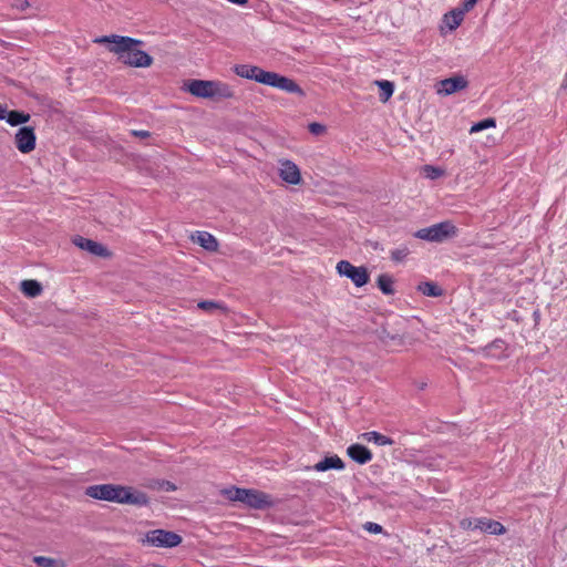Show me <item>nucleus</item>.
I'll use <instances>...</instances> for the list:
<instances>
[{"mask_svg":"<svg viewBox=\"0 0 567 567\" xmlns=\"http://www.w3.org/2000/svg\"><path fill=\"white\" fill-rule=\"evenodd\" d=\"M94 43L106 45L107 50L117 56V60L131 68H150L153 58L141 50V40L117 34L95 38Z\"/></svg>","mask_w":567,"mask_h":567,"instance_id":"nucleus-1","label":"nucleus"},{"mask_svg":"<svg viewBox=\"0 0 567 567\" xmlns=\"http://www.w3.org/2000/svg\"><path fill=\"white\" fill-rule=\"evenodd\" d=\"M85 495L94 499L125 505L146 506L148 504L146 493L132 486L117 484L91 485L85 489Z\"/></svg>","mask_w":567,"mask_h":567,"instance_id":"nucleus-2","label":"nucleus"},{"mask_svg":"<svg viewBox=\"0 0 567 567\" xmlns=\"http://www.w3.org/2000/svg\"><path fill=\"white\" fill-rule=\"evenodd\" d=\"M233 71L240 78L254 80L258 83L269 85L288 93L305 96V91L292 79L280 75L279 73L265 71L257 65L250 64H236L233 68Z\"/></svg>","mask_w":567,"mask_h":567,"instance_id":"nucleus-3","label":"nucleus"},{"mask_svg":"<svg viewBox=\"0 0 567 567\" xmlns=\"http://www.w3.org/2000/svg\"><path fill=\"white\" fill-rule=\"evenodd\" d=\"M183 89L200 99L228 100L235 97L234 89L221 81L189 80L184 83Z\"/></svg>","mask_w":567,"mask_h":567,"instance_id":"nucleus-4","label":"nucleus"},{"mask_svg":"<svg viewBox=\"0 0 567 567\" xmlns=\"http://www.w3.org/2000/svg\"><path fill=\"white\" fill-rule=\"evenodd\" d=\"M456 235L457 228L450 220L434 224L430 227L419 229L415 233L416 238L432 243H442L444 240L455 237Z\"/></svg>","mask_w":567,"mask_h":567,"instance_id":"nucleus-5","label":"nucleus"},{"mask_svg":"<svg viewBox=\"0 0 567 567\" xmlns=\"http://www.w3.org/2000/svg\"><path fill=\"white\" fill-rule=\"evenodd\" d=\"M182 540V536L174 532L166 529H153L148 530L141 542L142 544L153 547L173 548L181 545Z\"/></svg>","mask_w":567,"mask_h":567,"instance_id":"nucleus-6","label":"nucleus"},{"mask_svg":"<svg viewBox=\"0 0 567 567\" xmlns=\"http://www.w3.org/2000/svg\"><path fill=\"white\" fill-rule=\"evenodd\" d=\"M336 270L340 276L349 278L355 287H362L369 282V271L363 266L357 267L348 260H340Z\"/></svg>","mask_w":567,"mask_h":567,"instance_id":"nucleus-7","label":"nucleus"},{"mask_svg":"<svg viewBox=\"0 0 567 567\" xmlns=\"http://www.w3.org/2000/svg\"><path fill=\"white\" fill-rule=\"evenodd\" d=\"M277 173L280 179L287 185L297 186L301 185L303 182L299 166L288 158L278 159Z\"/></svg>","mask_w":567,"mask_h":567,"instance_id":"nucleus-8","label":"nucleus"},{"mask_svg":"<svg viewBox=\"0 0 567 567\" xmlns=\"http://www.w3.org/2000/svg\"><path fill=\"white\" fill-rule=\"evenodd\" d=\"M14 144L22 154H29L34 151L37 144L34 128L30 126L19 128L14 135Z\"/></svg>","mask_w":567,"mask_h":567,"instance_id":"nucleus-9","label":"nucleus"},{"mask_svg":"<svg viewBox=\"0 0 567 567\" xmlns=\"http://www.w3.org/2000/svg\"><path fill=\"white\" fill-rule=\"evenodd\" d=\"M241 503L255 509H264L272 505L271 497L268 494L247 488H244Z\"/></svg>","mask_w":567,"mask_h":567,"instance_id":"nucleus-10","label":"nucleus"},{"mask_svg":"<svg viewBox=\"0 0 567 567\" xmlns=\"http://www.w3.org/2000/svg\"><path fill=\"white\" fill-rule=\"evenodd\" d=\"M466 11L463 8H455L443 14L439 31L441 34L455 31L464 21Z\"/></svg>","mask_w":567,"mask_h":567,"instance_id":"nucleus-11","label":"nucleus"},{"mask_svg":"<svg viewBox=\"0 0 567 567\" xmlns=\"http://www.w3.org/2000/svg\"><path fill=\"white\" fill-rule=\"evenodd\" d=\"M72 243L80 249L85 250L94 256L109 258L111 257V251L102 244L94 241L89 238H84L82 236H75L72 239Z\"/></svg>","mask_w":567,"mask_h":567,"instance_id":"nucleus-12","label":"nucleus"},{"mask_svg":"<svg viewBox=\"0 0 567 567\" xmlns=\"http://www.w3.org/2000/svg\"><path fill=\"white\" fill-rule=\"evenodd\" d=\"M467 86V81L464 76L457 75L449 79L441 80L436 84V93L440 95H451Z\"/></svg>","mask_w":567,"mask_h":567,"instance_id":"nucleus-13","label":"nucleus"},{"mask_svg":"<svg viewBox=\"0 0 567 567\" xmlns=\"http://www.w3.org/2000/svg\"><path fill=\"white\" fill-rule=\"evenodd\" d=\"M190 240L205 250L215 252L218 250L219 244L215 236L207 231H195L190 235Z\"/></svg>","mask_w":567,"mask_h":567,"instance_id":"nucleus-14","label":"nucleus"},{"mask_svg":"<svg viewBox=\"0 0 567 567\" xmlns=\"http://www.w3.org/2000/svg\"><path fill=\"white\" fill-rule=\"evenodd\" d=\"M475 524L480 530L488 533L491 535H503L506 533V528L504 527L503 524L486 517L477 518V522Z\"/></svg>","mask_w":567,"mask_h":567,"instance_id":"nucleus-15","label":"nucleus"},{"mask_svg":"<svg viewBox=\"0 0 567 567\" xmlns=\"http://www.w3.org/2000/svg\"><path fill=\"white\" fill-rule=\"evenodd\" d=\"M312 468L317 472H326L329 470L341 471L344 468V463L338 455H331L315 464Z\"/></svg>","mask_w":567,"mask_h":567,"instance_id":"nucleus-16","label":"nucleus"},{"mask_svg":"<svg viewBox=\"0 0 567 567\" xmlns=\"http://www.w3.org/2000/svg\"><path fill=\"white\" fill-rule=\"evenodd\" d=\"M348 455L359 464H365L372 458L371 452L361 444H352L347 450Z\"/></svg>","mask_w":567,"mask_h":567,"instance_id":"nucleus-17","label":"nucleus"},{"mask_svg":"<svg viewBox=\"0 0 567 567\" xmlns=\"http://www.w3.org/2000/svg\"><path fill=\"white\" fill-rule=\"evenodd\" d=\"M20 289L27 297L35 298L42 293V286L39 281L33 279L23 280L20 285Z\"/></svg>","mask_w":567,"mask_h":567,"instance_id":"nucleus-18","label":"nucleus"},{"mask_svg":"<svg viewBox=\"0 0 567 567\" xmlns=\"http://www.w3.org/2000/svg\"><path fill=\"white\" fill-rule=\"evenodd\" d=\"M30 114L29 113H24V112H21V111H8L7 110V116H4V120L7 121L8 124H10L11 126H18V125H21V124H24L27 122L30 121Z\"/></svg>","mask_w":567,"mask_h":567,"instance_id":"nucleus-19","label":"nucleus"},{"mask_svg":"<svg viewBox=\"0 0 567 567\" xmlns=\"http://www.w3.org/2000/svg\"><path fill=\"white\" fill-rule=\"evenodd\" d=\"M505 350H506V344L503 340H495L484 349L487 357L497 358V359L505 355L504 354Z\"/></svg>","mask_w":567,"mask_h":567,"instance_id":"nucleus-20","label":"nucleus"},{"mask_svg":"<svg viewBox=\"0 0 567 567\" xmlns=\"http://www.w3.org/2000/svg\"><path fill=\"white\" fill-rule=\"evenodd\" d=\"M33 561L38 567H65L66 564L63 559L52 558L45 556H34Z\"/></svg>","mask_w":567,"mask_h":567,"instance_id":"nucleus-21","label":"nucleus"},{"mask_svg":"<svg viewBox=\"0 0 567 567\" xmlns=\"http://www.w3.org/2000/svg\"><path fill=\"white\" fill-rule=\"evenodd\" d=\"M393 284H394L393 278L388 274H382L377 279V285H378L379 289L384 295H393L394 293Z\"/></svg>","mask_w":567,"mask_h":567,"instance_id":"nucleus-22","label":"nucleus"},{"mask_svg":"<svg viewBox=\"0 0 567 567\" xmlns=\"http://www.w3.org/2000/svg\"><path fill=\"white\" fill-rule=\"evenodd\" d=\"M375 84L379 86L380 89V101L385 103L390 100V97L392 96L393 92H394V85L392 82L390 81H375Z\"/></svg>","mask_w":567,"mask_h":567,"instance_id":"nucleus-23","label":"nucleus"},{"mask_svg":"<svg viewBox=\"0 0 567 567\" xmlns=\"http://www.w3.org/2000/svg\"><path fill=\"white\" fill-rule=\"evenodd\" d=\"M419 291L429 297H440L442 296V289L434 282L426 281L422 282L417 287Z\"/></svg>","mask_w":567,"mask_h":567,"instance_id":"nucleus-24","label":"nucleus"},{"mask_svg":"<svg viewBox=\"0 0 567 567\" xmlns=\"http://www.w3.org/2000/svg\"><path fill=\"white\" fill-rule=\"evenodd\" d=\"M364 439L369 442H374L378 445H390L392 441L378 432H368L363 434Z\"/></svg>","mask_w":567,"mask_h":567,"instance_id":"nucleus-25","label":"nucleus"},{"mask_svg":"<svg viewBox=\"0 0 567 567\" xmlns=\"http://www.w3.org/2000/svg\"><path fill=\"white\" fill-rule=\"evenodd\" d=\"M422 171L424 176L429 179H437L445 175V171L443 168L433 165H425Z\"/></svg>","mask_w":567,"mask_h":567,"instance_id":"nucleus-26","label":"nucleus"},{"mask_svg":"<svg viewBox=\"0 0 567 567\" xmlns=\"http://www.w3.org/2000/svg\"><path fill=\"white\" fill-rule=\"evenodd\" d=\"M496 126V121L492 117H488V118H485L481 122H477L475 124H473L470 128V133L473 134V133H477V132H481L483 130H487V128H492V127H495Z\"/></svg>","mask_w":567,"mask_h":567,"instance_id":"nucleus-27","label":"nucleus"},{"mask_svg":"<svg viewBox=\"0 0 567 567\" xmlns=\"http://www.w3.org/2000/svg\"><path fill=\"white\" fill-rule=\"evenodd\" d=\"M223 494L229 501L241 503V498H243V494H244V488H238V487L227 488V489L223 491Z\"/></svg>","mask_w":567,"mask_h":567,"instance_id":"nucleus-28","label":"nucleus"},{"mask_svg":"<svg viewBox=\"0 0 567 567\" xmlns=\"http://www.w3.org/2000/svg\"><path fill=\"white\" fill-rule=\"evenodd\" d=\"M197 307L199 309H202L204 311H208V312H212V311L217 310V309H223L224 310V307L220 303L212 301V300L199 301L197 303Z\"/></svg>","mask_w":567,"mask_h":567,"instance_id":"nucleus-29","label":"nucleus"},{"mask_svg":"<svg viewBox=\"0 0 567 567\" xmlns=\"http://www.w3.org/2000/svg\"><path fill=\"white\" fill-rule=\"evenodd\" d=\"M383 341L386 344H393V346H404L405 344L404 336H399V334H395V336L388 334L386 339H383Z\"/></svg>","mask_w":567,"mask_h":567,"instance_id":"nucleus-30","label":"nucleus"},{"mask_svg":"<svg viewBox=\"0 0 567 567\" xmlns=\"http://www.w3.org/2000/svg\"><path fill=\"white\" fill-rule=\"evenodd\" d=\"M409 254L408 248L395 249L391 252V258L394 261H402Z\"/></svg>","mask_w":567,"mask_h":567,"instance_id":"nucleus-31","label":"nucleus"},{"mask_svg":"<svg viewBox=\"0 0 567 567\" xmlns=\"http://www.w3.org/2000/svg\"><path fill=\"white\" fill-rule=\"evenodd\" d=\"M476 522H477V518H463L460 522V526L464 530H467V529H478L476 527V524H475Z\"/></svg>","mask_w":567,"mask_h":567,"instance_id":"nucleus-32","label":"nucleus"},{"mask_svg":"<svg viewBox=\"0 0 567 567\" xmlns=\"http://www.w3.org/2000/svg\"><path fill=\"white\" fill-rule=\"evenodd\" d=\"M363 527L367 532L372 533V534H380L383 530L381 525H379L377 523H372V522L365 523Z\"/></svg>","mask_w":567,"mask_h":567,"instance_id":"nucleus-33","label":"nucleus"},{"mask_svg":"<svg viewBox=\"0 0 567 567\" xmlns=\"http://www.w3.org/2000/svg\"><path fill=\"white\" fill-rule=\"evenodd\" d=\"M309 131L315 135H321L326 132V126L320 123L313 122L309 124Z\"/></svg>","mask_w":567,"mask_h":567,"instance_id":"nucleus-34","label":"nucleus"},{"mask_svg":"<svg viewBox=\"0 0 567 567\" xmlns=\"http://www.w3.org/2000/svg\"><path fill=\"white\" fill-rule=\"evenodd\" d=\"M480 0H464L463 2V9L466 11V12H470L475 6L476 3L478 2Z\"/></svg>","mask_w":567,"mask_h":567,"instance_id":"nucleus-35","label":"nucleus"},{"mask_svg":"<svg viewBox=\"0 0 567 567\" xmlns=\"http://www.w3.org/2000/svg\"><path fill=\"white\" fill-rule=\"evenodd\" d=\"M161 488L166 492H173L176 489V486L173 483L165 481L161 484Z\"/></svg>","mask_w":567,"mask_h":567,"instance_id":"nucleus-36","label":"nucleus"},{"mask_svg":"<svg viewBox=\"0 0 567 567\" xmlns=\"http://www.w3.org/2000/svg\"><path fill=\"white\" fill-rule=\"evenodd\" d=\"M14 7L20 10H25L29 7V2L27 0H17Z\"/></svg>","mask_w":567,"mask_h":567,"instance_id":"nucleus-37","label":"nucleus"},{"mask_svg":"<svg viewBox=\"0 0 567 567\" xmlns=\"http://www.w3.org/2000/svg\"><path fill=\"white\" fill-rule=\"evenodd\" d=\"M132 134L137 136V137H141V138H145V137L150 136V132L148 131H133Z\"/></svg>","mask_w":567,"mask_h":567,"instance_id":"nucleus-38","label":"nucleus"},{"mask_svg":"<svg viewBox=\"0 0 567 567\" xmlns=\"http://www.w3.org/2000/svg\"><path fill=\"white\" fill-rule=\"evenodd\" d=\"M4 116H7V107L0 103V120H4Z\"/></svg>","mask_w":567,"mask_h":567,"instance_id":"nucleus-39","label":"nucleus"},{"mask_svg":"<svg viewBox=\"0 0 567 567\" xmlns=\"http://www.w3.org/2000/svg\"><path fill=\"white\" fill-rule=\"evenodd\" d=\"M561 89H567V73L565 74V79L561 83Z\"/></svg>","mask_w":567,"mask_h":567,"instance_id":"nucleus-40","label":"nucleus"}]
</instances>
